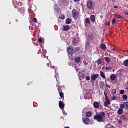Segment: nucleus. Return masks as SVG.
<instances>
[{
	"label": "nucleus",
	"instance_id": "nucleus-15",
	"mask_svg": "<svg viewBox=\"0 0 128 128\" xmlns=\"http://www.w3.org/2000/svg\"><path fill=\"white\" fill-rule=\"evenodd\" d=\"M100 48H102L103 50H106V46L104 44H102L100 45Z\"/></svg>",
	"mask_w": 128,
	"mask_h": 128
},
{
	"label": "nucleus",
	"instance_id": "nucleus-58",
	"mask_svg": "<svg viewBox=\"0 0 128 128\" xmlns=\"http://www.w3.org/2000/svg\"><path fill=\"white\" fill-rule=\"evenodd\" d=\"M110 34H112V32H110Z\"/></svg>",
	"mask_w": 128,
	"mask_h": 128
},
{
	"label": "nucleus",
	"instance_id": "nucleus-19",
	"mask_svg": "<svg viewBox=\"0 0 128 128\" xmlns=\"http://www.w3.org/2000/svg\"><path fill=\"white\" fill-rule=\"evenodd\" d=\"M92 116V113L91 112H88L86 113V116L87 118H90Z\"/></svg>",
	"mask_w": 128,
	"mask_h": 128
},
{
	"label": "nucleus",
	"instance_id": "nucleus-40",
	"mask_svg": "<svg viewBox=\"0 0 128 128\" xmlns=\"http://www.w3.org/2000/svg\"><path fill=\"white\" fill-rule=\"evenodd\" d=\"M106 26H110V23H109L108 22L106 24Z\"/></svg>",
	"mask_w": 128,
	"mask_h": 128
},
{
	"label": "nucleus",
	"instance_id": "nucleus-8",
	"mask_svg": "<svg viewBox=\"0 0 128 128\" xmlns=\"http://www.w3.org/2000/svg\"><path fill=\"white\" fill-rule=\"evenodd\" d=\"M83 122L85 124L88 126V124L90 122V118H84V119H83Z\"/></svg>",
	"mask_w": 128,
	"mask_h": 128
},
{
	"label": "nucleus",
	"instance_id": "nucleus-34",
	"mask_svg": "<svg viewBox=\"0 0 128 128\" xmlns=\"http://www.w3.org/2000/svg\"><path fill=\"white\" fill-rule=\"evenodd\" d=\"M116 20L114 19L112 20V24L113 26L116 24Z\"/></svg>",
	"mask_w": 128,
	"mask_h": 128
},
{
	"label": "nucleus",
	"instance_id": "nucleus-44",
	"mask_svg": "<svg viewBox=\"0 0 128 128\" xmlns=\"http://www.w3.org/2000/svg\"><path fill=\"white\" fill-rule=\"evenodd\" d=\"M86 80H90V76H86Z\"/></svg>",
	"mask_w": 128,
	"mask_h": 128
},
{
	"label": "nucleus",
	"instance_id": "nucleus-31",
	"mask_svg": "<svg viewBox=\"0 0 128 128\" xmlns=\"http://www.w3.org/2000/svg\"><path fill=\"white\" fill-rule=\"evenodd\" d=\"M80 47L76 48L74 49V52H80Z\"/></svg>",
	"mask_w": 128,
	"mask_h": 128
},
{
	"label": "nucleus",
	"instance_id": "nucleus-18",
	"mask_svg": "<svg viewBox=\"0 0 128 128\" xmlns=\"http://www.w3.org/2000/svg\"><path fill=\"white\" fill-rule=\"evenodd\" d=\"M116 75L113 74L111 75V76H110V80H111L114 82V80H116Z\"/></svg>",
	"mask_w": 128,
	"mask_h": 128
},
{
	"label": "nucleus",
	"instance_id": "nucleus-57",
	"mask_svg": "<svg viewBox=\"0 0 128 128\" xmlns=\"http://www.w3.org/2000/svg\"><path fill=\"white\" fill-rule=\"evenodd\" d=\"M52 68H56V67L52 66Z\"/></svg>",
	"mask_w": 128,
	"mask_h": 128
},
{
	"label": "nucleus",
	"instance_id": "nucleus-14",
	"mask_svg": "<svg viewBox=\"0 0 128 128\" xmlns=\"http://www.w3.org/2000/svg\"><path fill=\"white\" fill-rule=\"evenodd\" d=\"M121 118H122L123 120H124V122H128V116H126L124 115H122L121 116Z\"/></svg>",
	"mask_w": 128,
	"mask_h": 128
},
{
	"label": "nucleus",
	"instance_id": "nucleus-47",
	"mask_svg": "<svg viewBox=\"0 0 128 128\" xmlns=\"http://www.w3.org/2000/svg\"><path fill=\"white\" fill-rule=\"evenodd\" d=\"M75 68H76V72H78V70H80V69H78V67H76V66L75 67Z\"/></svg>",
	"mask_w": 128,
	"mask_h": 128
},
{
	"label": "nucleus",
	"instance_id": "nucleus-21",
	"mask_svg": "<svg viewBox=\"0 0 128 128\" xmlns=\"http://www.w3.org/2000/svg\"><path fill=\"white\" fill-rule=\"evenodd\" d=\"M85 23L87 24H90V18H86Z\"/></svg>",
	"mask_w": 128,
	"mask_h": 128
},
{
	"label": "nucleus",
	"instance_id": "nucleus-30",
	"mask_svg": "<svg viewBox=\"0 0 128 128\" xmlns=\"http://www.w3.org/2000/svg\"><path fill=\"white\" fill-rule=\"evenodd\" d=\"M58 18H61V20H64L66 18V16L64 14L61 15L60 17H59Z\"/></svg>",
	"mask_w": 128,
	"mask_h": 128
},
{
	"label": "nucleus",
	"instance_id": "nucleus-46",
	"mask_svg": "<svg viewBox=\"0 0 128 128\" xmlns=\"http://www.w3.org/2000/svg\"><path fill=\"white\" fill-rule=\"evenodd\" d=\"M74 2H80V0H74Z\"/></svg>",
	"mask_w": 128,
	"mask_h": 128
},
{
	"label": "nucleus",
	"instance_id": "nucleus-41",
	"mask_svg": "<svg viewBox=\"0 0 128 128\" xmlns=\"http://www.w3.org/2000/svg\"><path fill=\"white\" fill-rule=\"evenodd\" d=\"M38 42H40V44H42L43 40H42V38H40V39L38 40Z\"/></svg>",
	"mask_w": 128,
	"mask_h": 128
},
{
	"label": "nucleus",
	"instance_id": "nucleus-52",
	"mask_svg": "<svg viewBox=\"0 0 128 128\" xmlns=\"http://www.w3.org/2000/svg\"><path fill=\"white\" fill-rule=\"evenodd\" d=\"M106 86H107V88H110V86L106 84Z\"/></svg>",
	"mask_w": 128,
	"mask_h": 128
},
{
	"label": "nucleus",
	"instance_id": "nucleus-45",
	"mask_svg": "<svg viewBox=\"0 0 128 128\" xmlns=\"http://www.w3.org/2000/svg\"><path fill=\"white\" fill-rule=\"evenodd\" d=\"M28 86H32V81H31L28 82Z\"/></svg>",
	"mask_w": 128,
	"mask_h": 128
},
{
	"label": "nucleus",
	"instance_id": "nucleus-20",
	"mask_svg": "<svg viewBox=\"0 0 128 128\" xmlns=\"http://www.w3.org/2000/svg\"><path fill=\"white\" fill-rule=\"evenodd\" d=\"M88 38H90V40H94V35H92V34H88Z\"/></svg>",
	"mask_w": 128,
	"mask_h": 128
},
{
	"label": "nucleus",
	"instance_id": "nucleus-36",
	"mask_svg": "<svg viewBox=\"0 0 128 128\" xmlns=\"http://www.w3.org/2000/svg\"><path fill=\"white\" fill-rule=\"evenodd\" d=\"M120 94H124V90H120Z\"/></svg>",
	"mask_w": 128,
	"mask_h": 128
},
{
	"label": "nucleus",
	"instance_id": "nucleus-59",
	"mask_svg": "<svg viewBox=\"0 0 128 128\" xmlns=\"http://www.w3.org/2000/svg\"><path fill=\"white\" fill-rule=\"evenodd\" d=\"M16 21L18 22V20H16Z\"/></svg>",
	"mask_w": 128,
	"mask_h": 128
},
{
	"label": "nucleus",
	"instance_id": "nucleus-38",
	"mask_svg": "<svg viewBox=\"0 0 128 128\" xmlns=\"http://www.w3.org/2000/svg\"><path fill=\"white\" fill-rule=\"evenodd\" d=\"M34 22H35L36 24H38V20L36 18H34L33 20Z\"/></svg>",
	"mask_w": 128,
	"mask_h": 128
},
{
	"label": "nucleus",
	"instance_id": "nucleus-48",
	"mask_svg": "<svg viewBox=\"0 0 128 128\" xmlns=\"http://www.w3.org/2000/svg\"><path fill=\"white\" fill-rule=\"evenodd\" d=\"M86 45L87 46H90V42H86Z\"/></svg>",
	"mask_w": 128,
	"mask_h": 128
},
{
	"label": "nucleus",
	"instance_id": "nucleus-3",
	"mask_svg": "<svg viewBox=\"0 0 128 128\" xmlns=\"http://www.w3.org/2000/svg\"><path fill=\"white\" fill-rule=\"evenodd\" d=\"M72 16L74 18V20H78V16H80V14H78V10H72Z\"/></svg>",
	"mask_w": 128,
	"mask_h": 128
},
{
	"label": "nucleus",
	"instance_id": "nucleus-55",
	"mask_svg": "<svg viewBox=\"0 0 128 128\" xmlns=\"http://www.w3.org/2000/svg\"><path fill=\"white\" fill-rule=\"evenodd\" d=\"M47 66H50V64L48 63V64H47Z\"/></svg>",
	"mask_w": 128,
	"mask_h": 128
},
{
	"label": "nucleus",
	"instance_id": "nucleus-32",
	"mask_svg": "<svg viewBox=\"0 0 128 128\" xmlns=\"http://www.w3.org/2000/svg\"><path fill=\"white\" fill-rule=\"evenodd\" d=\"M124 64L125 66H128V60H127L124 62Z\"/></svg>",
	"mask_w": 128,
	"mask_h": 128
},
{
	"label": "nucleus",
	"instance_id": "nucleus-35",
	"mask_svg": "<svg viewBox=\"0 0 128 128\" xmlns=\"http://www.w3.org/2000/svg\"><path fill=\"white\" fill-rule=\"evenodd\" d=\"M117 16H118V18H122V20H124V18L122 17V16L120 15H118Z\"/></svg>",
	"mask_w": 128,
	"mask_h": 128
},
{
	"label": "nucleus",
	"instance_id": "nucleus-33",
	"mask_svg": "<svg viewBox=\"0 0 128 128\" xmlns=\"http://www.w3.org/2000/svg\"><path fill=\"white\" fill-rule=\"evenodd\" d=\"M122 98L123 100H128V96L126 95H124L122 96Z\"/></svg>",
	"mask_w": 128,
	"mask_h": 128
},
{
	"label": "nucleus",
	"instance_id": "nucleus-28",
	"mask_svg": "<svg viewBox=\"0 0 128 128\" xmlns=\"http://www.w3.org/2000/svg\"><path fill=\"white\" fill-rule=\"evenodd\" d=\"M46 51L45 52H43L42 54V56L43 58H46Z\"/></svg>",
	"mask_w": 128,
	"mask_h": 128
},
{
	"label": "nucleus",
	"instance_id": "nucleus-12",
	"mask_svg": "<svg viewBox=\"0 0 128 128\" xmlns=\"http://www.w3.org/2000/svg\"><path fill=\"white\" fill-rule=\"evenodd\" d=\"M90 20L93 24L96 22V16L94 15H92L90 17Z\"/></svg>",
	"mask_w": 128,
	"mask_h": 128
},
{
	"label": "nucleus",
	"instance_id": "nucleus-43",
	"mask_svg": "<svg viewBox=\"0 0 128 128\" xmlns=\"http://www.w3.org/2000/svg\"><path fill=\"white\" fill-rule=\"evenodd\" d=\"M56 82H58V84H60V78H56Z\"/></svg>",
	"mask_w": 128,
	"mask_h": 128
},
{
	"label": "nucleus",
	"instance_id": "nucleus-54",
	"mask_svg": "<svg viewBox=\"0 0 128 128\" xmlns=\"http://www.w3.org/2000/svg\"><path fill=\"white\" fill-rule=\"evenodd\" d=\"M104 18V16H100V18Z\"/></svg>",
	"mask_w": 128,
	"mask_h": 128
},
{
	"label": "nucleus",
	"instance_id": "nucleus-4",
	"mask_svg": "<svg viewBox=\"0 0 128 128\" xmlns=\"http://www.w3.org/2000/svg\"><path fill=\"white\" fill-rule=\"evenodd\" d=\"M87 6L90 10H94V4L91 0H88L87 2Z\"/></svg>",
	"mask_w": 128,
	"mask_h": 128
},
{
	"label": "nucleus",
	"instance_id": "nucleus-39",
	"mask_svg": "<svg viewBox=\"0 0 128 128\" xmlns=\"http://www.w3.org/2000/svg\"><path fill=\"white\" fill-rule=\"evenodd\" d=\"M118 122L119 124H122V120H118Z\"/></svg>",
	"mask_w": 128,
	"mask_h": 128
},
{
	"label": "nucleus",
	"instance_id": "nucleus-25",
	"mask_svg": "<svg viewBox=\"0 0 128 128\" xmlns=\"http://www.w3.org/2000/svg\"><path fill=\"white\" fill-rule=\"evenodd\" d=\"M105 60L106 62H110L112 60H110V58L108 57L105 58Z\"/></svg>",
	"mask_w": 128,
	"mask_h": 128
},
{
	"label": "nucleus",
	"instance_id": "nucleus-50",
	"mask_svg": "<svg viewBox=\"0 0 128 128\" xmlns=\"http://www.w3.org/2000/svg\"><path fill=\"white\" fill-rule=\"evenodd\" d=\"M124 14H126V16H128V12H124Z\"/></svg>",
	"mask_w": 128,
	"mask_h": 128
},
{
	"label": "nucleus",
	"instance_id": "nucleus-60",
	"mask_svg": "<svg viewBox=\"0 0 128 128\" xmlns=\"http://www.w3.org/2000/svg\"><path fill=\"white\" fill-rule=\"evenodd\" d=\"M28 0V2H30V0Z\"/></svg>",
	"mask_w": 128,
	"mask_h": 128
},
{
	"label": "nucleus",
	"instance_id": "nucleus-7",
	"mask_svg": "<svg viewBox=\"0 0 128 128\" xmlns=\"http://www.w3.org/2000/svg\"><path fill=\"white\" fill-rule=\"evenodd\" d=\"M120 106L128 110V102H124L122 104H120Z\"/></svg>",
	"mask_w": 128,
	"mask_h": 128
},
{
	"label": "nucleus",
	"instance_id": "nucleus-37",
	"mask_svg": "<svg viewBox=\"0 0 128 128\" xmlns=\"http://www.w3.org/2000/svg\"><path fill=\"white\" fill-rule=\"evenodd\" d=\"M114 48V46H112L111 47L112 50H114V52H116V48Z\"/></svg>",
	"mask_w": 128,
	"mask_h": 128
},
{
	"label": "nucleus",
	"instance_id": "nucleus-26",
	"mask_svg": "<svg viewBox=\"0 0 128 128\" xmlns=\"http://www.w3.org/2000/svg\"><path fill=\"white\" fill-rule=\"evenodd\" d=\"M96 62L98 64V66H100V64H102V59H98L97 61H96Z\"/></svg>",
	"mask_w": 128,
	"mask_h": 128
},
{
	"label": "nucleus",
	"instance_id": "nucleus-5",
	"mask_svg": "<svg viewBox=\"0 0 128 128\" xmlns=\"http://www.w3.org/2000/svg\"><path fill=\"white\" fill-rule=\"evenodd\" d=\"M67 52L69 54L72 56L74 54V48L72 46H70L67 48Z\"/></svg>",
	"mask_w": 128,
	"mask_h": 128
},
{
	"label": "nucleus",
	"instance_id": "nucleus-24",
	"mask_svg": "<svg viewBox=\"0 0 128 128\" xmlns=\"http://www.w3.org/2000/svg\"><path fill=\"white\" fill-rule=\"evenodd\" d=\"M58 87L59 92H62V88L60 86V84H58Z\"/></svg>",
	"mask_w": 128,
	"mask_h": 128
},
{
	"label": "nucleus",
	"instance_id": "nucleus-23",
	"mask_svg": "<svg viewBox=\"0 0 128 128\" xmlns=\"http://www.w3.org/2000/svg\"><path fill=\"white\" fill-rule=\"evenodd\" d=\"M100 76L102 78L106 79V74H104V72H102V71L100 72Z\"/></svg>",
	"mask_w": 128,
	"mask_h": 128
},
{
	"label": "nucleus",
	"instance_id": "nucleus-56",
	"mask_svg": "<svg viewBox=\"0 0 128 128\" xmlns=\"http://www.w3.org/2000/svg\"><path fill=\"white\" fill-rule=\"evenodd\" d=\"M104 68H106V67H103V68H102V70H104Z\"/></svg>",
	"mask_w": 128,
	"mask_h": 128
},
{
	"label": "nucleus",
	"instance_id": "nucleus-13",
	"mask_svg": "<svg viewBox=\"0 0 128 128\" xmlns=\"http://www.w3.org/2000/svg\"><path fill=\"white\" fill-rule=\"evenodd\" d=\"M94 106L95 108H100V103L98 102H94Z\"/></svg>",
	"mask_w": 128,
	"mask_h": 128
},
{
	"label": "nucleus",
	"instance_id": "nucleus-6",
	"mask_svg": "<svg viewBox=\"0 0 128 128\" xmlns=\"http://www.w3.org/2000/svg\"><path fill=\"white\" fill-rule=\"evenodd\" d=\"M100 78V74H96L91 76V82H96V79Z\"/></svg>",
	"mask_w": 128,
	"mask_h": 128
},
{
	"label": "nucleus",
	"instance_id": "nucleus-27",
	"mask_svg": "<svg viewBox=\"0 0 128 128\" xmlns=\"http://www.w3.org/2000/svg\"><path fill=\"white\" fill-rule=\"evenodd\" d=\"M80 57H78L75 58L76 62H80Z\"/></svg>",
	"mask_w": 128,
	"mask_h": 128
},
{
	"label": "nucleus",
	"instance_id": "nucleus-2",
	"mask_svg": "<svg viewBox=\"0 0 128 128\" xmlns=\"http://www.w3.org/2000/svg\"><path fill=\"white\" fill-rule=\"evenodd\" d=\"M104 94L106 100V102H104V106L106 108H108L109 106H110V99H108V94L104 92Z\"/></svg>",
	"mask_w": 128,
	"mask_h": 128
},
{
	"label": "nucleus",
	"instance_id": "nucleus-22",
	"mask_svg": "<svg viewBox=\"0 0 128 128\" xmlns=\"http://www.w3.org/2000/svg\"><path fill=\"white\" fill-rule=\"evenodd\" d=\"M66 24H72V20L70 18H68L66 20Z\"/></svg>",
	"mask_w": 128,
	"mask_h": 128
},
{
	"label": "nucleus",
	"instance_id": "nucleus-1",
	"mask_svg": "<svg viewBox=\"0 0 128 128\" xmlns=\"http://www.w3.org/2000/svg\"><path fill=\"white\" fill-rule=\"evenodd\" d=\"M104 118H106V113L104 112L97 114L94 116V120H97L98 122H104Z\"/></svg>",
	"mask_w": 128,
	"mask_h": 128
},
{
	"label": "nucleus",
	"instance_id": "nucleus-11",
	"mask_svg": "<svg viewBox=\"0 0 128 128\" xmlns=\"http://www.w3.org/2000/svg\"><path fill=\"white\" fill-rule=\"evenodd\" d=\"M65 104L62 101H60L59 102V106L61 110H64V108Z\"/></svg>",
	"mask_w": 128,
	"mask_h": 128
},
{
	"label": "nucleus",
	"instance_id": "nucleus-53",
	"mask_svg": "<svg viewBox=\"0 0 128 128\" xmlns=\"http://www.w3.org/2000/svg\"><path fill=\"white\" fill-rule=\"evenodd\" d=\"M106 70H110V68L106 67Z\"/></svg>",
	"mask_w": 128,
	"mask_h": 128
},
{
	"label": "nucleus",
	"instance_id": "nucleus-9",
	"mask_svg": "<svg viewBox=\"0 0 128 128\" xmlns=\"http://www.w3.org/2000/svg\"><path fill=\"white\" fill-rule=\"evenodd\" d=\"M117 114L119 116H122L124 114V108L120 106V108L118 109Z\"/></svg>",
	"mask_w": 128,
	"mask_h": 128
},
{
	"label": "nucleus",
	"instance_id": "nucleus-42",
	"mask_svg": "<svg viewBox=\"0 0 128 128\" xmlns=\"http://www.w3.org/2000/svg\"><path fill=\"white\" fill-rule=\"evenodd\" d=\"M116 100V96H113L112 97V100Z\"/></svg>",
	"mask_w": 128,
	"mask_h": 128
},
{
	"label": "nucleus",
	"instance_id": "nucleus-10",
	"mask_svg": "<svg viewBox=\"0 0 128 128\" xmlns=\"http://www.w3.org/2000/svg\"><path fill=\"white\" fill-rule=\"evenodd\" d=\"M64 32H68L70 30L71 27L68 25H66L63 26Z\"/></svg>",
	"mask_w": 128,
	"mask_h": 128
},
{
	"label": "nucleus",
	"instance_id": "nucleus-29",
	"mask_svg": "<svg viewBox=\"0 0 128 128\" xmlns=\"http://www.w3.org/2000/svg\"><path fill=\"white\" fill-rule=\"evenodd\" d=\"M116 94V89L112 90V94L113 96H114V94Z\"/></svg>",
	"mask_w": 128,
	"mask_h": 128
},
{
	"label": "nucleus",
	"instance_id": "nucleus-17",
	"mask_svg": "<svg viewBox=\"0 0 128 128\" xmlns=\"http://www.w3.org/2000/svg\"><path fill=\"white\" fill-rule=\"evenodd\" d=\"M104 81H101L100 82V88L102 90V88H104Z\"/></svg>",
	"mask_w": 128,
	"mask_h": 128
},
{
	"label": "nucleus",
	"instance_id": "nucleus-16",
	"mask_svg": "<svg viewBox=\"0 0 128 128\" xmlns=\"http://www.w3.org/2000/svg\"><path fill=\"white\" fill-rule=\"evenodd\" d=\"M59 94L60 96V100H62L63 99V100H64V92H59Z\"/></svg>",
	"mask_w": 128,
	"mask_h": 128
},
{
	"label": "nucleus",
	"instance_id": "nucleus-49",
	"mask_svg": "<svg viewBox=\"0 0 128 128\" xmlns=\"http://www.w3.org/2000/svg\"><path fill=\"white\" fill-rule=\"evenodd\" d=\"M84 66H86L88 64V63L84 61Z\"/></svg>",
	"mask_w": 128,
	"mask_h": 128
},
{
	"label": "nucleus",
	"instance_id": "nucleus-51",
	"mask_svg": "<svg viewBox=\"0 0 128 128\" xmlns=\"http://www.w3.org/2000/svg\"><path fill=\"white\" fill-rule=\"evenodd\" d=\"M114 8L118 9V7L117 6H114Z\"/></svg>",
	"mask_w": 128,
	"mask_h": 128
}]
</instances>
